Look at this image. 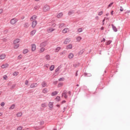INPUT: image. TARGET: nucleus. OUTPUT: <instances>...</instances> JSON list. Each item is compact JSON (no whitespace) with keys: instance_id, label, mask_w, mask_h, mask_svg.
Here are the masks:
<instances>
[{"instance_id":"nucleus-28","label":"nucleus","mask_w":130,"mask_h":130,"mask_svg":"<svg viewBox=\"0 0 130 130\" xmlns=\"http://www.w3.org/2000/svg\"><path fill=\"white\" fill-rule=\"evenodd\" d=\"M112 26L113 30H114L115 32H117V28H116V27L114 26V25H113V24L112 25Z\"/></svg>"},{"instance_id":"nucleus-8","label":"nucleus","mask_w":130,"mask_h":130,"mask_svg":"<svg viewBox=\"0 0 130 130\" xmlns=\"http://www.w3.org/2000/svg\"><path fill=\"white\" fill-rule=\"evenodd\" d=\"M36 50V45L35 44H31V51L34 52Z\"/></svg>"},{"instance_id":"nucleus-37","label":"nucleus","mask_w":130,"mask_h":130,"mask_svg":"<svg viewBox=\"0 0 130 130\" xmlns=\"http://www.w3.org/2000/svg\"><path fill=\"white\" fill-rule=\"evenodd\" d=\"M23 129V127L19 126L17 128V130H22Z\"/></svg>"},{"instance_id":"nucleus-6","label":"nucleus","mask_w":130,"mask_h":130,"mask_svg":"<svg viewBox=\"0 0 130 130\" xmlns=\"http://www.w3.org/2000/svg\"><path fill=\"white\" fill-rule=\"evenodd\" d=\"M6 57H7V55L5 53H3L0 55V59L4 60Z\"/></svg>"},{"instance_id":"nucleus-63","label":"nucleus","mask_w":130,"mask_h":130,"mask_svg":"<svg viewBox=\"0 0 130 130\" xmlns=\"http://www.w3.org/2000/svg\"><path fill=\"white\" fill-rule=\"evenodd\" d=\"M106 16H109V13L106 14Z\"/></svg>"},{"instance_id":"nucleus-17","label":"nucleus","mask_w":130,"mask_h":130,"mask_svg":"<svg viewBox=\"0 0 130 130\" xmlns=\"http://www.w3.org/2000/svg\"><path fill=\"white\" fill-rule=\"evenodd\" d=\"M36 33V30L34 29L30 32V36H34Z\"/></svg>"},{"instance_id":"nucleus-42","label":"nucleus","mask_w":130,"mask_h":130,"mask_svg":"<svg viewBox=\"0 0 130 130\" xmlns=\"http://www.w3.org/2000/svg\"><path fill=\"white\" fill-rule=\"evenodd\" d=\"M42 107L45 108V107H46V104H42Z\"/></svg>"},{"instance_id":"nucleus-12","label":"nucleus","mask_w":130,"mask_h":130,"mask_svg":"<svg viewBox=\"0 0 130 130\" xmlns=\"http://www.w3.org/2000/svg\"><path fill=\"white\" fill-rule=\"evenodd\" d=\"M36 25H37V21H34L32 22L31 27L32 28H35L36 27Z\"/></svg>"},{"instance_id":"nucleus-38","label":"nucleus","mask_w":130,"mask_h":130,"mask_svg":"<svg viewBox=\"0 0 130 130\" xmlns=\"http://www.w3.org/2000/svg\"><path fill=\"white\" fill-rule=\"evenodd\" d=\"M63 26H64V24L61 23V24H59V28H61V27H63Z\"/></svg>"},{"instance_id":"nucleus-23","label":"nucleus","mask_w":130,"mask_h":130,"mask_svg":"<svg viewBox=\"0 0 130 130\" xmlns=\"http://www.w3.org/2000/svg\"><path fill=\"white\" fill-rule=\"evenodd\" d=\"M49 107H50V108H52V107H53V102L49 103Z\"/></svg>"},{"instance_id":"nucleus-2","label":"nucleus","mask_w":130,"mask_h":130,"mask_svg":"<svg viewBox=\"0 0 130 130\" xmlns=\"http://www.w3.org/2000/svg\"><path fill=\"white\" fill-rule=\"evenodd\" d=\"M18 22V19L16 18H13L10 20V24L11 25H15Z\"/></svg>"},{"instance_id":"nucleus-46","label":"nucleus","mask_w":130,"mask_h":130,"mask_svg":"<svg viewBox=\"0 0 130 130\" xmlns=\"http://www.w3.org/2000/svg\"><path fill=\"white\" fill-rule=\"evenodd\" d=\"M45 68H47V69H48V67H49V64H46L44 65Z\"/></svg>"},{"instance_id":"nucleus-33","label":"nucleus","mask_w":130,"mask_h":130,"mask_svg":"<svg viewBox=\"0 0 130 130\" xmlns=\"http://www.w3.org/2000/svg\"><path fill=\"white\" fill-rule=\"evenodd\" d=\"M16 115L17 117H21L22 116V113H18Z\"/></svg>"},{"instance_id":"nucleus-49","label":"nucleus","mask_w":130,"mask_h":130,"mask_svg":"<svg viewBox=\"0 0 130 130\" xmlns=\"http://www.w3.org/2000/svg\"><path fill=\"white\" fill-rule=\"evenodd\" d=\"M110 43H111V41H108L107 43V45H109V44H110Z\"/></svg>"},{"instance_id":"nucleus-52","label":"nucleus","mask_w":130,"mask_h":130,"mask_svg":"<svg viewBox=\"0 0 130 130\" xmlns=\"http://www.w3.org/2000/svg\"><path fill=\"white\" fill-rule=\"evenodd\" d=\"M120 12H123V8H122V7H120Z\"/></svg>"},{"instance_id":"nucleus-7","label":"nucleus","mask_w":130,"mask_h":130,"mask_svg":"<svg viewBox=\"0 0 130 130\" xmlns=\"http://www.w3.org/2000/svg\"><path fill=\"white\" fill-rule=\"evenodd\" d=\"M54 30H55V29L53 28L49 27L47 29V32H48V33H51V32H53V31H54Z\"/></svg>"},{"instance_id":"nucleus-32","label":"nucleus","mask_w":130,"mask_h":130,"mask_svg":"<svg viewBox=\"0 0 130 130\" xmlns=\"http://www.w3.org/2000/svg\"><path fill=\"white\" fill-rule=\"evenodd\" d=\"M52 96H55V95H57V91H54L52 93Z\"/></svg>"},{"instance_id":"nucleus-19","label":"nucleus","mask_w":130,"mask_h":130,"mask_svg":"<svg viewBox=\"0 0 130 130\" xmlns=\"http://www.w3.org/2000/svg\"><path fill=\"white\" fill-rule=\"evenodd\" d=\"M62 96L64 97V98H66L67 99V98H68V95H67V91L66 90H64L63 93H62Z\"/></svg>"},{"instance_id":"nucleus-36","label":"nucleus","mask_w":130,"mask_h":130,"mask_svg":"<svg viewBox=\"0 0 130 130\" xmlns=\"http://www.w3.org/2000/svg\"><path fill=\"white\" fill-rule=\"evenodd\" d=\"M78 32L79 33H81V32H83V29L82 28H79L78 29Z\"/></svg>"},{"instance_id":"nucleus-61","label":"nucleus","mask_w":130,"mask_h":130,"mask_svg":"<svg viewBox=\"0 0 130 130\" xmlns=\"http://www.w3.org/2000/svg\"><path fill=\"white\" fill-rule=\"evenodd\" d=\"M68 93L69 94V95H71V91H69Z\"/></svg>"},{"instance_id":"nucleus-56","label":"nucleus","mask_w":130,"mask_h":130,"mask_svg":"<svg viewBox=\"0 0 130 130\" xmlns=\"http://www.w3.org/2000/svg\"><path fill=\"white\" fill-rule=\"evenodd\" d=\"M103 41L105 42V39H103V40H102V42H103Z\"/></svg>"},{"instance_id":"nucleus-50","label":"nucleus","mask_w":130,"mask_h":130,"mask_svg":"<svg viewBox=\"0 0 130 130\" xmlns=\"http://www.w3.org/2000/svg\"><path fill=\"white\" fill-rule=\"evenodd\" d=\"M1 106H2L3 107H4V106H5V103L2 102V103L1 104Z\"/></svg>"},{"instance_id":"nucleus-24","label":"nucleus","mask_w":130,"mask_h":130,"mask_svg":"<svg viewBox=\"0 0 130 130\" xmlns=\"http://www.w3.org/2000/svg\"><path fill=\"white\" fill-rule=\"evenodd\" d=\"M23 26L24 28H28L29 27V23L28 22H25Z\"/></svg>"},{"instance_id":"nucleus-4","label":"nucleus","mask_w":130,"mask_h":130,"mask_svg":"<svg viewBox=\"0 0 130 130\" xmlns=\"http://www.w3.org/2000/svg\"><path fill=\"white\" fill-rule=\"evenodd\" d=\"M68 32H70V29L68 27H66L62 30V32L64 34H66V33H68Z\"/></svg>"},{"instance_id":"nucleus-9","label":"nucleus","mask_w":130,"mask_h":130,"mask_svg":"<svg viewBox=\"0 0 130 130\" xmlns=\"http://www.w3.org/2000/svg\"><path fill=\"white\" fill-rule=\"evenodd\" d=\"M74 56H75V55H74L73 53H70L68 55V58H69V59H72V58H74Z\"/></svg>"},{"instance_id":"nucleus-13","label":"nucleus","mask_w":130,"mask_h":130,"mask_svg":"<svg viewBox=\"0 0 130 130\" xmlns=\"http://www.w3.org/2000/svg\"><path fill=\"white\" fill-rule=\"evenodd\" d=\"M37 86H38V84H37V83H32L30 85V88H36V87H37Z\"/></svg>"},{"instance_id":"nucleus-59","label":"nucleus","mask_w":130,"mask_h":130,"mask_svg":"<svg viewBox=\"0 0 130 130\" xmlns=\"http://www.w3.org/2000/svg\"><path fill=\"white\" fill-rule=\"evenodd\" d=\"M2 115H3V113L0 112V116H2Z\"/></svg>"},{"instance_id":"nucleus-45","label":"nucleus","mask_w":130,"mask_h":130,"mask_svg":"<svg viewBox=\"0 0 130 130\" xmlns=\"http://www.w3.org/2000/svg\"><path fill=\"white\" fill-rule=\"evenodd\" d=\"M15 87H16V85H13L11 87V89L13 90V89H14Z\"/></svg>"},{"instance_id":"nucleus-57","label":"nucleus","mask_w":130,"mask_h":130,"mask_svg":"<svg viewBox=\"0 0 130 130\" xmlns=\"http://www.w3.org/2000/svg\"><path fill=\"white\" fill-rule=\"evenodd\" d=\"M101 30H104V27H102L101 28Z\"/></svg>"},{"instance_id":"nucleus-64","label":"nucleus","mask_w":130,"mask_h":130,"mask_svg":"<svg viewBox=\"0 0 130 130\" xmlns=\"http://www.w3.org/2000/svg\"><path fill=\"white\" fill-rule=\"evenodd\" d=\"M58 69H57L56 70V72H58Z\"/></svg>"},{"instance_id":"nucleus-18","label":"nucleus","mask_w":130,"mask_h":130,"mask_svg":"<svg viewBox=\"0 0 130 130\" xmlns=\"http://www.w3.org/2000/svg\"><path fill=\"white\" fill-rule=\"evenodd\" d=\"M42 93L44 94H46L47 93H48V89L46 88H45L42 90Z\"/></svg>"},{"instance_id":"nucleus-43","label":"nucleus","mask_w":130,"mask_h":130,"mask_svg":"<svg viewBox=\"0 0 130 130\" xmlns=\"http://www.w3.org/2000/svg\"><path fill=\"white\" fill-rule=\"evenodd\" d=\"M28 84H29V81L26 80L25 81V85H28Z\"/></svg>"},{"instance_id":"nucleus-44","label":"nucleus","mask_w":130,"mask_h":130,"mask_svg":"<svg viewBox=\"0 0 130 130\" xmlns=\"http://www.w3.org/2000/svg\"><path fill=\"white\" fill-rule=\"evenodd\" d=\"M34 10H39V7L38 6H36L34 7Z\"/></svg>"},{"instance_id":"nucleus-39","label":"nucleus","mask_w":130,"mask_h":130,"mask_svg":"<svg viewBox=\"0 0 130 130\" xmlns=\"http://www.w3.org/2000/svg\"><path fill=\"white\" fill-rule=\"evenodd\" d=\"M66 51H63L62 52H61V53H60V55H63V54H66Z\"/></svg>"},{"instance_id":"nucleus-48","label":"nucleus","mask_w":130,"mask_h":130,"mask_svg":"<svg viewBox=\"0 0 130 130\" xmlns=\"http://www.w3.org/2000/svg\"><path fill=\"white\" fill-rule=\"evenodd\" d=\"M58 80H59V81H64V78H59V79H58Z\"/></svg>"},{"instance_id":"nucleus-26","label":"nucleus","mask_w":130,"mask_h":130,"mask_svg":"<svg viewBox=\"0 0 130 130\" xmlns=\"http://www.w3.org/2000/svg\"><path fill=\"white\" fill-rule=\"evenodd\" d=\"M47 85V84L45 82H43L42 83V86L43 88H44V87H46Z\"/></svg>"},{"instance_id":"nucleus-25","label":"nucleus","mask_w":130,"mask_h":130,"mask_svg":"<svg viewBox=\"0 0 130 130\" xmlns=\"http://www.w3.org/2000/svg\"><path fill=\"white\" fill-rule=\"evenodd\" d=\"M76 40H77V42H80V41H81V40H82V37H77L76 38Z\"/></svg>"},{"instance_id":"nucleus-34","label":"nucleus","mask_w":130,"mask_h":130,"mask_svg":"<svg viewBox=\"0 0 130 130\" xmlns=\"http://www.w3.org/2000/svg\"><path fill=\"white\" fill-rule=\"evenodd\" d=\"M15 108V105L14 104H13L9 108V109L10 110H11L12 109H14Z\"/></svg>"},{"instance_id":"nucleus-11","label":"nucleus","mask_w":130,"mask_h":130,"mask_svg":"<svg viewBox=\"0 0 130 130\" xmlns=\"http://www.w3.org/2000/svg\"><path fill=\"white\" fill-rule=\"evenodd\" d=\"M20 41V40L19 39H16L15 40L13 41V44H18Z\"/></svg>"},{"instance_id":"nucleus-3","label":"nucleus","mask_w":130,"mask_h":130,"mask_svg":"<svg viewBox=\"0 0 130 130\" xmlns=\"http://www.w3.org/2000/svg\"><path fill=\"white\" fill-rule=\"evenodd\" d=\"M70 42H71V39L67 38L64 40V41L63 42V44H69V43H70Z\"/></svg>"},{"instance_id":"nucleus-22","label":"nucleus","mask_w":130,"mask_h":130,"mask_svg":"<svg viewBox=\"0 0 130 130\" xmlns=\"http://www.w3.org/2000/svg\"><path fill=\"white\" fill-rule=\"evenodd\" d=\"M28 52H29V50L28 49H25L23 51V54H26Z\"/></svg>"},{"instance_id":"nucleus-35","label":"nucleus","mask_w":130,"mask_h":130,"mask_svg":"<svg viewBox=\"0 0 130 130\" xmlns=\"http://www.w3.org/2000/svg\"><path fill=\"white\" fill-rule=\"evenodd\" d=\"M55 100L56 101H60V96H57L56 98H55Z\"/></svg>"},{"instance_id":"nucleus-40","label":"nucleus","mask_w":130,"mask_h":130,"mask_svg":"<svg viewBox=\"0 0 130 130\" xmlns=\"http://www.w3.org/2000/svg\"><path fill=\"white\" fill-rule=\"evenodd\" d=\"M63 84L62 83H60L58 84V87H62Z\"/></svg>"},{"instance_id":"nucleus-16","label":"nucleus","mask_w":130,"mask_h":130,"mask_svg":"<svg viewBox=\"0 0 130 130\" xmlns=\"http://www.w3.org/2000/svg\"><path fill=\"white\" fill-rule=\"evenodd\" d=\"M67 49H72L73 48V44H70L66 47Z\"/></svg>"},{"instance_id":"nucleus-58","label":"nucleus","mask_w":130,"mask_h":130,"mask_svg":"<svg viewBox=\"0 0 130 130\" xmlns=\"http://www.w3.org/2000/svg\"><path fill=\"white\" fill-rule=\"evenodd\" d=\"M44 44H45V43H43L41 44V46H42V45H44Z\"/></svg>"},{"instance_id":"nucleus-60","label":"nucleus","mask_w":130,"mask_h":130,"mask_svg":"<svg viewBox=\"0 0 130 130\" xmlns=\"http://www.w3.org/2000/svg\"><path fill=\"white\" fill-rule=\"evenodd\" d=\"M60 106L59 105H56V107H60Z\"/></svg>"},{"instance_id":"nucleus-31","label":"nucleus","mask_w":130,"mask_h":130,"mask_svg":"<svg viewBox=\"0 0 130 130\" xmlns=\"http://www.w3.org/2000/svg\"><path fill=\"white\" fill-rule=\"evenodd\" d=\"M45 58L46 59H47V60H49V59H50V56L49 55H47L45 56Z\"/></svg>"},{"instance_id":"nucleus-53","label":"nucleus","mask_w":130,"mask_h":130,"mask_svg":"<svg viewBox=\"0 0 130 130\" xmlns=\"http://www.w3.org/2000/svg\"><path fill=\"white\" fill-rule=\"evenodd\" d=\"M3 12V9H0V14H2Z\"/></svg>"},{"instance_id":"nucleus-10","label":"nucleus","mask_w":130,"mask_h":130,"mask_svg":"<svg viewBox=\"0 0 130 130\" xmlns=\"http://www.w3.org/2000/svg\"><path fill=\"white\" fill-rule=\"evenodd\" d=\"M36 19H37V16L34 15L30 18V21L34 22V21H36Z\"/></svg>"},{"instance_id":"nucleus-51","label":"nucleus","mask_w":130,"mask_h":130,"mask_svg":"<svg viewBox=\"0 0 130 130\" xmlns=\"http://www.w3.org/2000/svg\"><path fill=\"white\" fill-rule=\"evenodd\" d=\"M112 5H113V3L110 4L108 6V8H110V7H111L112 6Z\"/></svg>"},{"instance_id":"nucleus-55","label":"nucleus","mask_w":130,"mask_h":130,"mask_svg":"<svg viewBox=\"0 0 130 130\" xmlns=\"http://www.w3.org/2000/svg\"><path fill=\"white\" fill-rule=\"evenodd\" d=\"M113 13H114V11H112L111 12V15H112V16H113Z\"/></svg>"},{"instance_id":"nucleus-5","label":"nucleus","mask_w":130,"mask_h":130,"mask_svg":"<svg viewBox=\"0 0 130 130\" xmlns=\"http://www.w3.org/2000/svg\"><path fill=\"white\" fill-rule=\"evenodd\" d=\"M62 16H63V13L62 12L57 14L56 18L57 19H60V18H62Z\"/></svg>"},{"instance_id":"nucleus-20","label":"nucleus","mask_w":130,"mask_h":130,"mask_svg":"<svg viewBox=\"0 0 130 130\" xmlns=\"http://www.w3.org/2000/svg\"><path fill=\"white\" fill-rule=\"evenodd\" d=\"M60 49H61V48L60 47H57L55 49L54 51L55 52H58V51H59Z\"/></svg>"},{"instance_id":"nucleus-1","label":"nucleus","mask_w":130,"mask_h":130,"mask_svg":"<svg viewBox=\"0 0 130 130\" xmlns=\"http://www.w3.org/2000/svg\"><path fill=\"white\" fill-rule=\"evenodd\" d=\"M49 10H50V7L48 5H45L43 8V12H48Z\"/></svg>"},{"instance_id":"nucleus-15","label":"nucleus","mask_w":130,"mask_h":130,"mask_svg":"<svg viewBox=\"0 0 130 130\" xmlns=\"http://www.w3.org/2000/svg\"><path fill=\"white\" fill-rule=\"evenodd\" d=\"M8 67H9V64L5 63V64H3L1 66V68H2V69H7V68H8Z\"/></svg>"},{"instance_id":"nucleus-21","label":"nucleus","mask_w":130,"mask_h":130,"mask_svg":"<svg viewBox=\"0 0 130 130\" xmlns=\"http://www.w3.org/2000/svg\"><path fill=\"white\" fill-rule=\"evenodd\" d=\"M22 58H23V55H22V54L19 55L17 57V59L18 60H20L22 59Z\"/></svg>"},{"instance_id":"nucleus-14","label":"nucleus","mask_w":130,"mask_h":130,"mask_svg":"<svg viewBox=\"0 0 130 130\" xmlns=\"http://www.w3.org/2000/svg\"><path fill=\"white\" fill-rule=\"evenodd\" d=\"M18 47H20V44H13V48L14 49H18Z\"/></svg>"},{"instance_id":"nucleus-27","label":"nucleus","mask_w":130,"mask_h":130,"mask_svg":"<svg viewBox=\"0 0 130 130\" xmlns=\"http://www.w3.org/2000/svg\"><path fill=\"white\" fill-rule=\"evenodd\" d=\"M45 51V48H42L40 50V53H42V52H44Z\"/></svg>"},{"instance_id":"nucleus-41","label":"nucleus","mask_w":130,"mask_h":130,"mask_svg":"<svg viewBox=\"0 0 130 130\" xmlns=\"http://www.w3.org/2000/svg\"><path fill=\"white\" fill-rule=\"evenodd\" d=\"M98 15H99V16H102V15H103V11H101V12H99Z\"/></svg>"},{"instance_id":"nucleus-62","label":"nucleus","mask_w":130,"mask_h":130,"mask_svg":"<svg viewBox=\"0 0 130 130\" xmlns=\"http://www.w3.org/2000/svg\"><path fill=\"white\" fill-rule=\"evenodd\" d=\"M35 2H39L40 0H35Z\"/></svg>"},{"instance_id":"nucleus-30","label":"nucleus","mask_w":130,"mask_h":130,"mask_svg":"<svg viewBox=\"0 0 130 130\" xmlns=\"http://www.w3.org/2000/svg\"><path fill=\"white\" fill-rule=\"evenodd\" d=\"M54 70V65H52L50 67V71H53Z\"/></svg>"},{"instance_id":"nucleus-47","label":"nucleus","mask_w":130,"mask_h":130,"mask_svg":"<svg viewBox=\"0 0 130 130\" xmlns=\"http://www.w3.org/2000/svg\"><path fill=\"white\" fill-rule=\"evenodd\" d=\"M3 78L4 80H7V79H8V76L7 75H5Z\"/></svg>"},{"instance_id":"nucleus-54","label":"nucleus","mask_w":130,"mask_h":130,"mask_svg":"<svg viewBox=\"0 0 130 130\" xmlns=\"http://www.w3.org/2000/svg\"><path fill=\"white\" fill-rule=\"evenodd\" d=\"M53 84L54 85H56V84H57V81H54Z\"/></svg>"},{"instance_id":"nucleus-29","label":"nucleus","mask_w":130,"mask_h":130,"mask_svg":"<svg viewBox=\"0 0 130 130\" xmlns=\"http://www.w3.org/2000/svg\"><path fill=\"white\" fill-rule=\"evenodd\" d=\"M18 75H19V72H15L14 73H13V75L14 77H17V76H18Z\"/></svg>"}]
</instances>
